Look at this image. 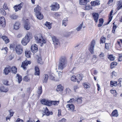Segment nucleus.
<instances>
[{
    "label": "nucleus",
    "mask_w": 122,
    "mask_h": 122,
    "mask_svg": "<svg viewBox=\"0 0 122 122\" xmlns=\"http://www.w3.org/2000/svg\"><path fill=\"white\" fill-rule=\"evenodd\" d=\"M67 61L65 57H62L60 59L58 64V69L62 70L66 66Z\"/></svg>",
    "instance_id": "nucleus-1"
},
{
    "label": "nucleus",
    "mask_w": 122,
    "mask_h": 122,
    "mask_svg": "<svg viewBox=\"0 0 122 122\" xmlns=\"http://www.w3.org/2000/svg\"><path fill=\"white\" fill-rule=\"evenodd\" d=\"M35 40L36 42L39 43L40 46H42L45 43L46 41L43 38L42 35L41 34H38L34 36Z\"/></svg>",
    "instance_id": "nucleus-2"
},
{
    "label": "nucleus",
    "mask_w": 122,
    "mask_h": 122,
    "mask_svg": "<svg viewBox=\"0 0 122 122\" xmlns=\"http://www.w3.org/2000/svg\"><path fill=\"white\" fill-rule=\"evenodd\" d=\"M30 41V38L28 35L26 34L25 37L22 40L21 42L22 44L24 46L26 45Z\"/></svg>",
    "instance_id": "nucleus-3"
},
{
    "label": "nucleus",
    "mask_w": 122,
    "mask_h": 122,
    "mask_svg": "<svg viewBox=\"0 0 122 122\" xmlns=\"http://www.w3.org/2000/svg\"><path fill=\"white\" fill-rule=\"evenodd\" d=\"M51 8V10L53 11H56L59 8V5L56 3H53L50 6Z\"/></svg>",
    "instance_id": "nucleus-4"
},
{
    "label": "nucleus",
    "mask_w": 122,
    "mask_h": 122,
    "mask_svg": "<svg viewBox=\"0 0 122 122\" xmlns=\"http://www.w3.org/2000/svg\"><path fill=\"white\" fill-rule=\"evenodd\" d=\"M16 53L18 55L21 54L22 52L23 48L22 46L20 45H17L15 48Z\"/></svg>",
    "instance_id": "nucleus-5"
},
{
    "label": "nucleus",
    "mask_w": 122,
    "mask_h": 122,
    "mask_svg": "<svg viewBox=\"0 0 122 122\" xmlns=\"http://www.w3.org/2000/svg\"><path fill=\"white\" fill-rule=\"evenodd\" d=\"M95 44L96 42L95 40H93L91 42L90 46L89 49V51L92 54H93L94 53V48Z\"/></svg>",
    "instance_id": "nucleus-6"
},
{
    "label": "nucleus",
    "mask_w": 122,
    "mask_h": 122,
    "mask_svg": "<svg viewBox=\"0 0 122 122\" xmlns=\"http://www.w3.org/2000/svg\"><path fill=\"white\" fill-rule=\"evenodd\" d=\"M31 63L30 61L25 60L22 62L21 66L24 70H26V66H27L28 64H30Z\"/></svg>",
    "instance_id": "nucleus-7"
},
{
    "label": "nucleus",
    "mask_w": 122,
    "mask_h": 122,
    "mask_svg": "<svg viewBox=\"0 0 122 122\" xmlns=\"http://www.w3.org/2000/svg\"><path fill=\"white\" fill-rule=\"evenodd\" d=\"M31 52L33 53L36 52L38 51L37 46L36 44L32 45L31 48Z\"/></svg>",
    "instance_id": "nucleus-8"
},
{
    "label": "nucleus",
    "mask_w": 122,
    "mask_h": 122,
    "mask_svg": "<svg viewBox=\"0 0 122 122\" xmlns=\"http://www.w3.org/2000/svg\"><path fill=\"white\" fill-rule=\"evenodd\" d=\"M41 102L42 104L49 106H51V101L50 102L45 99L42 100Z\"/></svg>",
    "instance_id": "nucleus-9"
},
{
    "label": "nucleus",
    "mask_w": 122,
    "mask_h": 122,
    "mask_svg": "<svg viewBox=\"0 0 122 122\" xmlns=\"http://www.w3.org/2000/svg\"><path fill=\"white\" fill-rule=\"evenodd\" d=\"M5 21L4 18L3 17H1L0 18V24L2 25V26L4 27L5 25Z\"/></svg>",
    "instance_id": "nucleus-10"
},
{
    "label": "nucleus",
    "mask_w": 122,
    "mask_h": 122,
    "mask_svg": "<svg viewBox=\"0 0 122 122\" xmlns=\"http://www.w3.org/2000/svg\"><path fill=\"white\" fill-rule=\"evenodd\" d=\"M53 43L55 45H58L59 42V40L55 36H52L51 37Z\"/></svg>",
    "instance_id": "nucleus-11"
},
{
    "label": "nucleus",
    "mask_w": 122,
    "mask_h": 122,
    "mask_svg": "<svg viewBox=\"0 0 122 122\" xmlns=\"http://www.w3.org/2000/svg\"><path fill=\"white\" fill-rule=\"evenodd\" d=\"M23 5V4L22 3H21L18 5L17 6L16 5L14 7V10H15V12L20 10Z\"/></svg>",
    "instance_id": "nucleus-12"
},
{
    "label": "nucleus",
    "mask_w": 122,
    "mask_h": 122,
    "mask_svg": "<svg viewBox=\"0 0 122 122\" xmlns=\"http://www.w3.org/2000/svg\"><path fill=\"white\" fill-rule=\"evenodd\" d=\"M41 10V7L38 5H37L34 9V10L35 14H38V13H41L40 11Z\"/></svg>",
    "instance_id": "nucleus-13"
},
{
    "label": "nucleus",
    "mask_w": 122,
    "mask_h": 122,
    "mask_svg": "<svg viewBox=\"0 0 122 122\" xmlns=\"http://www.w3.org/2000/svg\"><path fill=\"white\" fill-rule=\"evenodd\" d=\"M89 1V0H79V4L82 5H86Z\"/></svg>",
    "instance_id": "nucleus-14"
},
{
    "label": "nucleus",
    "mask_w": 122,
    "mask_h": 122,
    "mask_svg": "<svg viewBox=\"0 0 122 122\" xmlns=\"http://www.w3.org/2000/svg\"><path fill=\"white\" fill-rule=\"evenodd\" d=\"M66 107L69 108L68 110L73 111L74 110L75 106L72 104H68L66 106Z\"/></svg>",
    "instance_id": "nucleus-15"
},
{
    "label": "nucleus",
    "mask_w": 122,
    "mask_h": 122,
    "mask_svg": "<svg viewBox=\"0 0 122 122\" xmlns=\"http://www.w3.org/2000/svg\"><path fill=\"white\" fill-rule=\"evenodd\" d=\"M44 113L47 116H49L50 115H52L53 113L52 112H50L48 110V109L47 107L45 108L44 110Z\"/></svg>",
    "instance_id": "nucleus-16"
},
{
    "label": "nucleus",
    "mask_w": 122,
    "mask_h": 122,
    "mask_svg": "<svg viewBox=\"0 0 122 122\" xmlns=\"http://www.w3.org/2000/svg\"><path fill=\"white\" fill-rule=\"evenodd\" d=\"M91 4L92 6H95L99 5L100 3L99 1L96 0L94 1H92L91 3Z\"/></svg>",
    "instance_id": "nucleus-17"
},
{
    "label": "nucleus",
    "mask_w": 122,
    "mask_h": 122,
    "mask_svg": "<svg viewBox=\"0 0 122 122\" xmlns=\"http://www.w3.org/2000/svg\"><path fill=\"white\" fill-rule=\"evenodd\" d=\"M8 88L5 87L3 86H1L0 87V90L1 92H7L8 91Z\"/></svg>",
    "instance_id": "nucleus-18"
},
{
    "label": "nucleus",
    "mask_w": 122,
    "mask_h": 122,
    "mask_svg": "<svg viewBox=\"0 0 122 122\" xmlns=\"http://www.w3.org/2000/svg\"><path fill=\"white\" fill-rule=\"evenodd\" d=\"M93 15L95 22H97L99 17L98 14V13H93Z\"/></svg>",
    "instance_id": "nucleus-19"
},
{
    "label": "nucleus",
    "mask_w": 122,
    "mask_h": 122,
    "mask_svg": "<svg viewBox=\"0 0 122 122\" xmlns=\"http://www.w3.org/2000/svg\"><path fill=\"white\" fill-rule=\"evenodd\" d=\"M49 76L47 74H44L43 75L44 80L43 81V83H46L48 79Z\"/></svg>",
    "instance_id": "nucleus-20"
},
{
    "label": "nucleus",
    "mask_w": 122,
    "mask_h": 122,
    "mask_svg": "<svg viewBox=\"0 0 122 122\" xmlns=\"http://www.w3.org/2000/svg\"><path fill=\"white\" fill-rule=\"evenodd\" d=\"M118 115L117 111V110H114L112 113L111 116L112 117H117Z\"/></svg>",
    "instance_id": "nucleus-21"
},
{
    "label": "nucleus",
    "mask_w": 122,
    "mask_h": 122,
    "mask_svg": "<svg viewBox=\"0 0 122 122\" xmlns=\"http://www.w3.org/2000/svg\"><path fill=\"white\" fill-rule=\"evenodd\" d=\"M38 14H35V15L37 18L40 20H41L43 19V15L41 13H39Z\"/></svg>",
    "instance_id": "nucleus-22"
},
{
    "label": "nucleus",
    "mask_w": 122,
    "mask_h": 122,
    "mask_svg": "<svg viewBox=\"0 0 122 122\" xmlns=\"http://www.w3.org/2000/svg\"><path fill=\"white\" fill-rule=\"evenodd\" d=\"M63 89V87L60 84L58 85L57 86V87L56 89L57 91H62Z\"/></svg>",
    "instance_id": "nucleus-23"
},
{
    "label": "nucleus",
    "mask_w": 122,
    "mask_h": 122,
    "mask_svg": "<svg viewBox=\"0 0 122 122\" xmlns=\"http://www.w3.org/2000/svg\"><path fill=\"white\" fill-rule=\"evenodd\" d=\"M24 27L26 30H28L30 29V26L29 23L27 22H25L24 25Z\"/></svg>",
    "instance_id": "nucleus-24"
},
{
    "label": "nucleus",
    "mask_w": 122,
    "mask_h": 122,
    "mask_svg": "<svg viewBox=\"0 0 122 122\" xmlns=\"http://www.w3.org/2000/svg\"><path fill=\"white\" fill-rule=\"evenodd\" d=\"M2 38L5 41V43L7 44L9 42V40L6 36H3L2 37Z\"/></svg>",
    "instance_id": "nucleus-25"
},
{
    "label": "nucleus",
    "mask_w": 122,
    "mask_h": 122,
    "mask_svg": "<svg viewBox=\"0 0 122 122\" xmlns=\"http://www.w3.org/2000/svg\"><path fill=\"white\" fill-rule=\"evenodd\" d=\"M117 82L114 81H111L110 82V86L112 87L113 86H116L117 85Z\"/></svg>",
    "instance_id": "nucleus-26"
},
{
    "label": "nucleus",
    "mask_w": 122,
    "mask_h": 122,
    "mask_svg": "<svg viewBox=\"0 0 122 122\" xmlns=\"http://www.w3.org/2000/svg\"><path fill=\"white\" fill-rule=\"evenodd\" d=\"M35 75L37 76L39 75H40V70L38 67L37 66L35 67Z\"/></svg>",
    "instance_id": "nucleus-27"
},
{
    "label": "nucleus",
    "mask_w": 122,
    "mask_h": 122,
    "mask_svg": "<svg viewBox=\"0 0 122 122\" xmlns=\"http://www.w3.org/2000/svg\"><path fill=\"white\" fill-rule=\"evenodd\" d=\"M10 67L5 68L4 70V73L6 75L8 74L10 72Z\"/></svg>",
    "instance_id": "nucleus-28"
},
{
    "label": "nucleus",
    "mask_w": 122,
    "mask_h": 122,
    "mask_svg": "<svg viewBox=\"0 0 122 122\" xmlns=\"http://www.w3.org/2000/svg\"><path fill=\"white\" fill-rule=\"evenodd\" d=\"M62 73L61 72L60 73H59V75L56 78L55 81H59L60 80L62 77Z\"/></svg>",
    "instance_id": "nucleus-29"
},
{
    "label": "nucleus",
    "mask_w": 122,
    "mask_h": 122,
    "mask_svg": "<svg viewBox=\"0 0 122 122\" xmlns=\"http://www.w3.org/2000/svg\"><path fill=\"white\" fill-rule=\"evenodd\" d=\"M77 81H81L82 79V78L83 77V75L82 74H79L77 76Z\"/></svg>",
    "instance_id": "nucleus-30"
},
{
    "label": "nucleus",
    "mask_w": 122,
    "mask_h": 122,
    "mask_svg": "<svg viewBox=\"0 0 122 122\" xmlns=\"http://www.w3.org/2000/svg\"><path fill=\"white\" fill-rule=\"evenodd\" d=\"M20 25V23H19L17 22H16L14 25V29L16 30L18 29L19 28Z\"/></svg>",
    "instance_id": "nucleus-31"
},
{
    "label": "nucleus",
    "mask_w": 122,
    "mask_h": 122,
    "mask_svg": "<svg viewBox=\"0 0 122 122\" xmlns=\"http://www.w3.org/2000/svg\"><path fill=\"white\" fill-rule=\"evenodd\" d=\"M83 25V23H82L81 24L78 25L77 27L76 28V30L77 31H80L82 28Z\"/></svg>",
    "instance_id": "nucleus-32"
},
{
    "label": "nucleus",
    "mask_w": 122,
    "mask_h": 122,
    "mask_svg": "<svg viewBox=\"0 0 122 122\" xmlns=\"http://www.w3.org/2000/svg\"><path fill=\"white\" fill-rule=\"evenodd\" d=\"M116 47L117 50H121V49L120 48L121 47V44H120V41H117V43L116 44Z\"/></svg>",
    "instance_id": "nucleus-33"
},
{
    "label": "nucleus",
    "mask_w": 122,
    "mask_h": 122,
    "mask_svg": "<svg viewBox=\"0 0 122 122\" xmlns=\"http://www.w3.org/2000/svg\"><path fill=\"white\" fill-rule=\"evenodd\" d=\"M45 25L49 29H50L51 28V25L50 22L46 21L45 23Z\"/></svg>",
    "instance_id": "nucleus-34"
},
{
    "label": "nucleus",
    "mask_w": 122,
    "mask_h": 122,
    "mask_svg": "<svg viewBox=\"0 0 122 122\" xmlns=\"http://www.w3.org/2000/svg\"><path fill=\"white\" fill-rule=\"evenodd\" d=\"M99 24H98V27L101 26L103 23V20L102 18L100 19H99Z\"/></svg>",
    "instance_id": "nucleus-35"
},
{
    "label": "nucleus",
    "mask_w": 122,
    "mask_h": 122,
    "mask_svg": "<svg viewBox=\"0 0 122 122\" xmlns=\"http://www.w3.org/2000/svg\"><path fill=\"white\" fill-rule=\"evenodd\" d=\"M11 71L14 74H15L17 72V68L15 66H13L11 68H10Z\"/></svg>",
    "instance_id": "nucleus-36"
},
{
    "label": "nucleus",
    "mask_w": 122,
    "mask_h": 122,
    "mask_svg": "<svg viewBox=\"0 0 122 122\" xmlns=\"http://www.w3.org/2000/svg\"><path fill=\"white\" fill-rule=\"evenodd\" d=\"M117 64V63L115 62H112L111 64V68H113L115 67Z\"/></svg>",
    "instance_id": "nucleus-37"
},
{
    "label": "nucleus",
    "mask_w": 122,
    "mask_h": 122,
    "mask_svg": "<svg viewBox=\"0 0 122 122\" xmlns=\"http://www.w3.org/2000/svg\"><path fill=\"white\" fill-rule=\"evenodd\" d=\"M18 79V81L19 83H20L22 81V76H20L19 74H17L16 75Z\"/></svg>",
    "instance_id": "nucleus-38"
},
{
    "label": "nucleus",
    "mask_w": 122,
    "mask_h": 122,
    "mask_svg": "<svg viewBox=\"0 0 122 122\" xmlns=\"http://www.w3.org/2000/svg\"><path fill=\"white\" fill-rule=\"evenodd\" d=\"M113 13V11L112 10L111 11L110 14V16L109 17V21L108 22V24H109L110 22L111 21L112 18V13Z\"/></svg>",
    "instance_id": "nucleus-39"
},
{
    "label": "nucleus",
    "mask_w": 122,
    "mask_h": 122,
    "mask_svg": "<svg viewBox=\"0 0 122 122\" xmlns=\"http://www.w3.org/2000/svg\"><path fill=\"white\" fill-rule=\"evenodd\" d=\"M82 97H81L77 99H76V101L78 104H81V103L82 102Z\"/></svg>",
    "instance_id": "nucleus-40"
},
{
    "label": "nucleus",
    "mask_w": 122,
    "mask_h": 122,
    "mask_svg": "<svg viewBox=\"0 0 122 122\" xmlns=\"http://www.w3.org/2000/svg\"><path fill=\"white\" fill-rule=\"evenodd\" d=\"M59 101H51V104L54 105L56 106L59 103Z\"/></svg>",
    "instance_id": "nucleus-41"
},
{
    "label": "nucleus",
    "mask_w": 122,
    "mask_h": 122,
    "mask_svg": "<svg viewBox=\"0 0 122 122\" xmlns=\"http://www.w3.org/2000/svg\"><path fill=\"white\" fill-rule=\"evenodd\" d=\"M10 17L12 19H15L18 17V16L17 15L13 14L11 15H10Z\"/></svg>",
    "instance_id": "nucleus-42"
},
{
    "label": "nucleus",
    "mask_w": 122,
    "mask_h": 122,
    "mask_svg": "<svg viewBox=\"0 0 122 122\" xmlns=\"http://www.w3.org/2000/svg\"><path fill=\"white\" fill-rule=\"evenodd\" d=\"M31 54V52L30 51H27L25 52V56L27 58H29L30 57Z\"/></svg>",
    "instance_id": "nucleus-43"
},
{
    "label": "nucleus",
    "mask_w": 122,
    "mask_h": 122,
    "mask_svg": "<svg viewBox=\"0 0 122 122\" xmlns=\"http://www.w3.org/2000/svg\"><path fill=\"white\" fill-rule=\"evenodd\" d=\"M118 7L117 8L118 10L122 8V2H119L117 4Z\"/></svg>",
    "instance_id": "nucleus-44"
},
{
    "label": "nucleus",
    "mask_w": 122,
    "mask_h": 122,
    "mask_svg": "<svg viewBox=\"0 0 122 122\" xmlns=\"http://www.w3.org/2000/svg\"><path fill=\"white\" fill-rule=\"evenodd\" d=\"M0 12L3 15H6V13L4 10L3 8H1L0 9Z\"/></svg>",
    "instance_id": "nucleus-45"
},
{
    "label": "nucleus",
    "mask_w": 122,
    "mask_h": 122,
    "mask_svg": "<svg viewBox=\"0 0 122 122\" xmlns=\"http://www.w3.org/2000/svg\"><path fill=\"white\" fill-rule=\"evenodd\" d=\"M23 80L26 81H30V78L27 76H26L24 77Z\"/></svg>",
    "instance_id": "nucleus-46"
},
{
    "label": "nucleus",
    "mask_w": 122,
    "mask_h": 122,
    "mask_svg": "<svg viewBox=\"0 0 122 122\" xmlns=\"http://www.w3.org/2000/svg\"><path fill=\"white\" fill-rule=\"evenodd\" d=\"M97 57L96 55H93V57L92 59V61L93 62H97L96 59Z\"/></svg>",
    "instance_id": "nucleus-47"
},
{
    "label": "nucleus",
    "mask_w": 122,
    "mask_h": 122,
    "mask_svg": "<svg viewBox=\"0 0 122 122\" xmlns=\"http://www.w3.org/2000/svg\"><path fill=\"white\" fill-rule=\"evenodd\" d=\"M67 20H63L62 21V25L64 26H66L67 25Z\"/></svg>",
    "instance_id": "nucleus-48"
},
{
    "label": "nucleus",
    "mask_w": 122,
    "mask_h": 122,
    "mask_svg": "<svg viewBox=\"0 0 122 122\" xmlns=\"http://www.w3.org/2000/svg\"><path fill=\"white\" fill-rule=\"evenodd\" d=\"M76 101V100L73 98H72L70 99V100L67 102V103H74Z\"/></svg>",
    "instance_id": "nucleus-49"
},
{
    "label": "nucleus",
    "mask_w": 122,
    "mask_h": 122,
    "mask_svg": "<svg viewBox=\"0 0 122 122\" xmlns=\"http://www.w3.org/2000/svg\"><path fill=\"white\" fill-rule=\"evenodd\" d=\"M3 52H4V54H6L7 53L8 51V48L7 47L3 48L2 50Z\"/></svg>",
    "instance_id": "nucleus-50"
},
{
    "label": "nucleus",
    "mask_w": 122,
    "mask_h": 122,
    "mask_svg": "<svg viewBox=\"0 0 122 122\" xmlns=\"http://www.w3.org/2000/svg\"><path fill=\"white\" fill-rule=\"evenodd\" d=\"M106 38L103 37H102L100 39V43H103L105 42V40Z\"/></svg>",
    "instance_id": "nucleus-51"
},
{
    "label": "nucleus",
    "mask_w": 122,
    "mask_h": 122,
    "mask_svg": "<svg viewBox=\"0 0 122 122\" xmlns=\"http://www.w3.org/2000/svg\"><path fill=\"white\" fill-rule=\"evenodd\" d=\"M108 58L110 59V60L113 61L114 60V58L113 57L112 55H109Z\"/></svg>",
    "instance_id": "nucleus-52"
},
{
    "label": "nucleus",
    "mask_w": 122,
    "mask_h": 122,
    "mask_svg": "<svg viewBox=\"0 0 122 122\" xmlns=\"http://www.w3.org/2000/svg\"><path fill=\"white\" fill-rule=\"evenodd\" d=\"M42 92V86H41L38 88V93L39 95H41Z\"/></svg>",
    "instance_id": "nucleus-53"
},
{
    "label": "nucleus",
    "mask_w": 122,
    "mask_h": 122,
    "mask_svg": "<svg viewBox=\"0 0 122 122\" xmlns=\"http://www.w3.org/2000/svg\"><path fill=\"white\" fill-rule=\"evenodd\" d=\"M71 80L73 81H77V79L74 75L71 78Z\"/></svg>",
    "instance_id": "nucleus-54"
},
{
    "label": "nucleus",
    "mask_w": 122,
    "mask_h": 122,
    "mask_svg": "<svg viewBox=\"0 0 122 122\" xmlns=\"http://www.w3.org/2000/svg\"><path fill=\"white\" fill-rule=\"evenodd\" d=\"M99 56L101 59H104V58L105 56V55L102 52L99 55Z\"/></svg>",
    "instance_id": "nucleus-55"
},
{
    "label": "nucleus",
    "mask_w": 122,
    "mask_h": 122,
    "mask_svg": "<svg viewBox=\"0 0 122 122\" xmlns=\"http://www.w3.org/2000/svg\"><path fill=\"white\" fill-rule=\"evenodd\" d=\"M91 9V7L90 5L85 6L84 7L83 9L85 10H89Z\"/></svg>",
    "instance_id": "nucleus-56"
},
{
    "label": "nucleus",
    "mask_w": 122,
    "mask_h": 122,
    "mask_svg": "<svg viewBox=\"0 0 122 122\" xmlns=\"http://www.w3.org/2000/svg\"><path fill=\"white\" fill-rule=\"evenodd\" d=\"M3 7L4 8L5 10L7 9L8 7L7 6V3H5L3 5Z\"/></svg>",
    "instance_id": "nucleus-57"
},
{
    "label": "nucleus",
    "mask_w": 122,
    "mask_h": 122,
    "mask_svg": "<svg viewBox=\"0 0 122 122\" xmlns=\"http://www.w3.org/2000/svg\"><path fill=\"white\" fill-rule=\"evenodd\" d=\"M113 24L114 25L113 27V29L112 31V32L113 33L115 31V30L116 28L117 27V26L116 25H114V23H113Z\"/></svg>",
    "instance_id": "nucleus-58"
},
{
    "label": "nucleus",
    "mask_w": 122,
    "mask_h": 122,
    "mask_svg": "<svg viewBox=\"0 0 122 122\" xmlns=\"http://www.w3.org/2000/svg\"><path fill=\"white\" fill-rule=\"evenodd\" d=\"M109 44L106 43H105V48L107 49H108L109 48Z\"/></svg>",
    "instance_id": "nucleus-59"
},
{
    "label": "nucleus",
    "mask_w": 122,
    "mask_h": 122,
    "mask_svg": "<svg viewBox=\"0 0 122 122\" xmlns=\"http://www.w3.org/2000/svg\"><path fill=\"white\" fill-rule=\"evenodd\" d=\"M84 86L86 88H89L90 86L89 85H88L86 83H84L83 84Z\"/></svg>",
    "instance_id": "nucleus-60"
},
{
    "label": "nucleus",
    "mask_w": 122,
    "mask_h": 122,
    "mask_svg": "<svg viewBox=\"0 0 122 122\" xmlns=\"http://www.w3.org/2000/svg\"><path fill=\"white\" fill-rule=\"evenodd\" d=\"M50 79L52 80H53L55 81L56 78H55L54 76L52 75H51L50 76Z\"/></svg>",
    "instance_id": "nucleus-61"
},
{
    "label": "nucleus",
    "mask_w": 122,
    "mask_h": 122,
    "mask_svg": "<svg viewBox=\"0 0 122 122\" xmlns=\"http://www.w3.org/2000/svg\"><path fill=\"white\" fill-rule=\"evenodd\" d=\"M110 92L112 94H113L114 93H116V91L115 90H111L110 91Z\"/></svg>",
    "instance_id": "nucleus-62"
},
{
    "label": "nucleus",
    "mask_w": 122,
    "mask_h": 122,
    "mask_svg": "<svg viewBox=\"0 0 122 122\" xmlns=\"http://www.w3.org/2000/svg\"><path fill=\"white\" fill-rule=\"evenodd\" d=\"M16 122H24L23 120L18 118L17 119Z\"/></svg>",
    "instance_id": "nucleus-63"
},
{
    "label": "nucleus",
    "mask_w": 122,
    "mask_h": 122,
    "mask_svg": "<svg viewBox=\"0 0 122 122\" xmlns=\"http://www.w3.org/2000/svg\"><path fill=\"white\" fill-rule=\"evenodd\" d=\"M66 121V119L65 118H62L61 120H60L59 121V122H65Z\"/></svg>",
    "instance_id": "nucleus-64"
}]
</instances>
